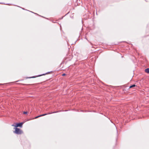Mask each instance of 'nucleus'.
Instances as JSON below:
<instances>
[{
  "instance_id": "obj_2",
  "label": "nucleus",
  "mask_w": 149,
  "mask_h": 149,
  "mask_svg": "<svg viewBox=\"0 0 149 149\" xmlns=\"http://www.w3.org/2000/svg\"><path fill=\"white\" fill-rule=\"evenodd\" d=\"M56 112H52V113H45V114H42V115H39V116H36V117H35L34 118V119H36V118H38V117H41V116H43L47 115V114H51V113H56Z\"/></svg>"
},
{
  "instance_id": "obj_1",
  "label": "nucleus",
  "mask_w": 149,
  "mask_h": 149,
  "mask_svg": "<svg viewBox=\"0 0 149 149\" xmlns=\"http://www.w3.org/2000/svg\"><path fill=\"white\" fill-rule=\"evenodd\" d=\"M15 131H14V132L17 134H21L23 133V132L20 129L15 127Z\"/></svg>"
},
{
  "instance_id": "obj_4",
  "label": "nucleus",
  "mask_w": 149,
  "mask_h": 149,
  "mask_svg": "<svg viewBox=\"0 0 149 149\" xmlns=\"http://www.w3.org/2000/svg\"><path fill=\"white\" fill-rule=\"evenodd\" d=\"M145 72L147 73H149V68H148L145 69Z\"/></svg>"
},
{
  "instance_id": "obj_6",
  "label": "nucleus",
  "mask_w": 149,
  "mask_h": 149,
  "mask_svg": "<svg viewBox=\"0 0 149 149\" xmlns=\"http://www.w3.org/2000/svg\"><path fill=\"white\" fill-rule=\"evenodd\" d=\"M27 112L26 111H24V114H27Z\"/></svg>"
},
{
  "instance_id": "obj_8",
  "label": "nucleus",
  "mask_w": 149,
  "mask_h": 149,
  "mask_svg": "<svg viewBox=\"0 0 149 149\" xmlns=\"http://www.w3.org/2000/svg\"><path fill=\"white\" fill-rule=\"evenodd\" d=\"M65 75H66V74H62V75L63 76H65Z\"/></svg>"
},
{
  "instance_id": "obj_3",
  "label": "nucleus",
  "mask_w": 149,
  "mask_h": 149,
  "mask_svg": "<svg viewBox=\"0 0 149 149\" xmlns=\"http://www.w3.org/2000/svg\"><path fill=\"white\" fill-rule=\"evenodd\" d=\"M23 124L22 123H17L16 125H15L14 124L12 125L13 126H15V127H22Z\"/></svg>"
},
{
  "instance_id": "obj_9",
  "label": "nucleus",
  "mask_w": 149,
  "mask_h": 149,
  "mask_svg": "<svg viewBox=\"0 0 149 149\" xmlns=\"http://www.w3.org/2000/svg\"><path fill=\"white\" fill-rule=\"evenodd\" d=\"M34 77H29V78H34Z\"/></svg>"
},
{
  "instance_id": "obj_7",
  "label": "nucleus",
  "mask_w": 149,
  "mask_h": 149,
  "mask_svg": "<svg viewBox=\"0 0 149 149\" xmlns=\"http://www.w3.org/2000/svg\"><path fill=\"white\" fill-rule=\"evenodd\" d=\"M47 74V73H46V74H43L42 75H40V76H42V75H45V74Z\"/></svg>"
},
{
  "instance_id": "obj_5",
  "label": "nucleus",
  "mask_w": 149,
  "mask_h": 149,
  "mask_svg": "<svg viewBox=\"0 0 149 149\" xmlns=\"http://www.w3.org/2000/svg\"><path fill=\"white\" fill-rule=\"evenodd\" d=\"M136 86V85L135 84H133V85H132L130 86V88H131L134 87H135Z\"/></svg>"
}]
</instances>
